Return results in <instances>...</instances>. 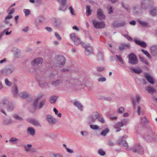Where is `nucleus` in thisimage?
I'll list each match as a JSON object with an SVG mask.
<instances>
[{"mask_svg":"<svg viewBox=\"0 0 157 157\" xmlns=\"http://www.w3.org/2000/svg\"><path fill=\"white\" fill-rule=\"evenodd\" d=\"M150 13L152 15L154 16L157 15V8L155 7L151 9L150 11Z\"/></svg>","mask_w":157,"mask_h":157,"instance_id":"36","label":"nucleus"},{"mask_svg":"<svg viewBox=\"0 0 157 157\" xmlns=\"http://www.w3.org/2000/svg\"><path fill=\"white\" fill-rule=\"evenodd\" d=\"M51 156L52 157H63L62 155L59 154L55 153L52 154Z\"/></svg>","mask_w":157,"mask_h":157,"instance_id":"58","label":"nucleus"},{"mask_svg":"<svg viewBox=\"0 0 157 157\" xmlns=\"http://www.w3.org/2000/svg\"><path fill=\"white\" fill-rule=\"evenodd\" d=\"M5 82L6 84L9 86H11L12 83L11 82L9 81L7 78H5Z\"/></svg>","mask_w":157,"mask_h":157,"instance_id":"55","label":"nucleus"},{"mask_svg":"<svg viewBox=\"0 0 157 157\" xmlns=\"http://www.w3.org/2000/svg\"><path fill=\"white\" fill-rule=\"evenodd\" d=\"M142 113L141 110V107L140 106H138L137 107V113L138 115H140V114Z\"/></svg>","mask_w":157,"mask_h":157,"instance_id":"63","label":"nucleus"},{"mask_svg":"<svg viewBox=\"0 0 157 157\" xmlns=\"http://www.w3.org/2000/svg\"><path fill=\"white\" fill-rule=\"evenodd\" d=\"M73 41L74 42V44L76 45H78L79 44H80L82 46H83L84 43L83 42L81 41V40L79 37L76 38V39L74 40Z\"/></svg>","mask_w":157,"mask_h":157,"instance_id":"22","label":"nucleus"},{"mask_svg":"<svg viewBox=\"0 0 157 157\" xmlns=\"http://www.w3.org/2000/svg\"><path fill=\"white\" fill-rule=\"evenodd\" d=\"M23 12L25 16L29 15L30 13V11L29 9H24L23 10Z\"/></svg>","mask_w":157,"mask_h":157,"instance_id":"53","label":"nucleus"},{"mask_svg":"<svg viewBox=\"0 0 157 157\" xmlns=\"http://www.w3.org/2000/svg\"><path fill=\"white\" fill-rule=\"evenodd\" d=\"M92 22L94 27L97 29L104 28L105 26V24L103 22L93 20Z\"/></svg>","mask_w":157,"mask_h":157,"instance_id":"8","label":"nucleus"},{"mask_svg":"<svg viewBox=\"0 0 157 157\" xmlns=\"http://www.w3.org/2000/svg\"><path fill=\"white\" fill-rule=\"evenodd\" d=\"M144 77L149 83L152 84H154L153 78L148 73H145L144 74Z\"/></svg>","mask_w":157,"mask_h":157,"instance_id":"18","label":"nucleus"},{"mask_svg":"<svg viewBox=\"0 0 157 157\" xmlns=\"http://www.w3.org/2000/svg\"><path fill=\"white\" fill-rule=\"evenodd\" d=\"M153 3L152 0H143L141 2V7L143 9H146L150 6L152 5Z\"/></svg>","mask_w":157,"mask_h":157,"instance_id":"6","label":"nucleus"},{"mask_svg":"<svg viewBox=\"0 0 157 157\" xmlns=\"http://www.w3.org/2000/svg\"><path fill=\"white\" fill-rule=\"evenodd\" d=\"M57 98L56 97H52L50 98V101L51 103H54L56 101Z\"/></svg>","mask_w":157,"mask_h":157,"instance_id":"56","label":"nucleus"},{"mask_svg":"<svg viewBox=\"0 0 157 157\" xmlns=\"http://www.w3.org/2000/svg\"><path fill=\"white\" fill-rule=\"evenodd\" d=\"M12 119L10 118H5L2 121V124L4 125H8L12 123Z\"/></svg>","mask_w":157,"mask_h":157,"instance_id":"14","label":"nucleus"},{"mask_svg":"<svg viewBox=\"0 0 157 157\" xmlns=\"http://www.w3.org/2000/svg\"><path fill=\"white\" fill-rule=\"evenodd\" d=\"M52 21L53 25L56 27H58L61 24V21L56 18H52Z\"/></svg>","mask_w":157,"mask_h":157,"instance_id":"19","label":"nucleus"},{"mask_svg":"<svg viewBox=\"0 0 157 157\" xmlns=\"http://www.w3.org/2000/svg\"><path fill=\"white\" fill-rule=\"evenodd\" d=\"M97 15L98 19L100 20H102L105 19V16L103 14L102 10L101 9H98Z\"/></svg>","mask_w":157,"mask_h":157,"instance_id":"17","label":"nucleus"},{"mask_svg":"<svg viewBox=\"0 0 157 157\" xmlns=\"http://www.w3.org/2000/svg\"><path fill=\"white\" fill-rule=\"evenodd\" d=\"M27 133L31 136H33L35 134V130L33 128L31 127H28L27 130Z\"/></svg>","mask_w":157,"mask_h":157,"instance_id":"20","label":"nucleus"},{"mask_svg":"<svg viewBox=\"0 0 157 157\" xmlns=\"http://www.w3.org/2000/svg\"><path fill=\"white\" fill-rule=\"evenodd\" d=\"M135 43L138 45L141 46L142 47L145 48L147 46V44L144 42L141 41L139 40H135Z\"/></svg>","mask_w":157,"mask_h":157,"instance_id":"30","label":"nucleus"},{"mask_svg":"<svg viewBox=\"0 0 157 157\" xmlns=\"http://www.w3.org/2000/svg\"><path fill=\"white\" fill-rule=\"evenodd\" d=\"M85 48V53L87 56H89L93 52V49L90 45H84L83 46Z\"/></svg>","mask_w":157,"mask_h":157,"instance_id":"12","label":"nucleus"},{"mask_svg":"<svg viewBox=\"0 0 157 157\" xmlns=\"http://www.w3.org/2000/svg\"><path fill=\"white\" fill-rule=\"evenodd\" d=\"M128 63L132 65H134L137 64L138 60L136 56L133 53H131L128 56Z\"/></svg>","mask_w":157,"mask_h":157,"instance_id":"4","label":"nucleus"},{"mask_svg":"<svg viewBox=\"0 0 157 157\" xmlns=\"http://www.w3.org/2000/svg\"><path fill=\"white\" fill-rule=\"evenodd\" d=\"M60 3V6L59 8V10L61 11H65L67 9V6L66 5L67 0H57Z\"/></svg>","mask_w":157,"mask_h":157,"instance_id":"10","label":"nucleus"},{"mask_svg":"<svg viewBox=\"0 0 157 157\" xmlns=\"http://www.w3.org/2000/svg\"><path fill=\"white\" fill-rule=\"evenodd\" d=\"M54 63L55 65L57 67H62L65 64V59L62 56H56Z\"/></svg>","mask_w":157,"mask_h":157,"instance_id":"3","label":"nucleus"},{"mask_svg":"<svg viewBox=\"0 0 157 157\" xmlns=\"http://www.w3.org/2000/svg\"><path fill=\"white\" fill-rule=\"evenodd\" d=\"M46 118L48 123L50 125H52L56 122V120L51 115L48 114L46 116Z\"/></svg>","mask_w":157,"mask_h":157,"instance_id":"11","label":"nucleus"},{"mask_svg":"<svg viewBox=\"0 0 157 157\" xmlns=\"http://www.w3.org/2000/svg\"><path fill=\"white\" fill-rule=\"evenodd\" d=\"M124 138V136H122L121 138L117 140V143L118 144H122L125 147H127L128 146L127 143L125 140H123Z\"/></svg>","mask_w":157,"mask_h":157,"instance_id":"21","label":"nucleus"},{"mask_svg":"<svg viewBox=\"0 0 157 157\" xmlns=\"http://www.w3.org/2000/svg\"><path fill=\"white\" fill-rule=\"evenodd\" d=\"M56 76V75L53 73H51L49 75V78L51 79L55 78Z\"/></svg>","mask_w":157,"mask_h":157,"instance_id":"64","label":"nucleus"},{"mask_svg":"<svg viewBox=\"0 0 157 157\" xmlns=\"http://www.w3.org/2000/svg\"><path fill=\"white\" fill-rule=\"evenodd\" d=\"M90 128L93 129H97L99 128V126L97 125H90Z\"/></svg>","mask_w":157,"mask_h":157,"instance_id":"57","label":"nucleus"},{"mask_svg":"<svg viewBox=\"0 0 157 157\" xmlns=\"http://www.w3.org/2000/svg\"><path fill=\"white\" fill-rule=\"evenodd\" d=\"M99 117V115L98 112H93L89 118L88 120L89 123H93L95 121L96 119H98Z\"/></svg>","mask_w":157,"mask_h":157,"instance_id":"7","label":"nucleus"},{"mask_svg":"<svg viewBox=\"0 0 157 157\" xmlns=\"http://www.w3.org/2000/svg\"><path fill=\"white\" fill-rule=\"evenodd\" d=\"M130 47L129 44H122L119 46V49L121 51H123L127 48H128Z\"/></svg>","mask_w":157,"mask_h":157,"instance_id":"26","label":"nucleus"},{"mask_svg":"<svg viewBox=\"0 0 157 157\" xmlns=\"http://www.w3.org/2000/svg\"><path fill=\"white\" fill-rule=\"evenodd\" d=\"M13 117L15 119L18 121H22L23 120V119L22 117H21L18 114H14L13 115Z\"/></svg>","mask_w":157,"mask_h":157,"instance_id":"42","label":"nucleus"},{"mask_svg":"<svg viewBox=\"0 0 157 157\" xmlns=\"http://www.w3.org/2000/svg\"><path fill=\"white\" fill-rule=\"evenodd\" d=\"M128 120H127V119H123L121 122L122 124V126H123L127 124H128Z\"/></svg>","mask_w":157,"mask_h":157,"instance_id":"54","label":"nucleus"},{"mask_svg":"<svg viewBox=\"0 0 157 157\" xmlns=\"http://www.w3.org/2000/svg\"><path fill=\"white\" fill-rule=\"evenodd\" d=\"M132 8L133 10H134V13L136 14H138L141 13V9L138 6H133Z\"/></svg>","mask_w":157,"mask_h":157,"instance_id":"29","label":"nucleus"},{"mask_svg":"<svg viewBox=\"0 0 157 157\" xmlns=\"http://www.w3.org/2000/svg\"><path fill=\"white\" fill-rule=\"evenodd\" d=\"M32 145L31 144H28L27 145L24 146L25 151L26 152H29L31 151V148L32 147Z\"/></svg>","mask_w":157,"mask_h":157,"instance_id":"43","label":"nucleus"},{"mask_svg":"<svg viewBox=\"0 0 157 157\" xmlns=\"http://www.w3.org/2000/svg\"><path fill=\"white\" fill-rule=\"evenodd\" d=\"M142 52L149 59H151V55L149 54V53L147 51L143 49L141 50Z\"/></svg>","mask_w":157,"mask_h":157,"instance_id":"45","label":"nucleus"},{"mask_svg":"<svg viewBox=\"0 0 157 157\" xmlns=\"http://www.w3.org/2000/svg\"><path fill=\"white\" fill-rule=\"evenodd\" d=\"M63 82L62 78H59L55 80L52 81L51 83V85L55 87H58L59 85L62 84Z\"/></svg>","mask_w":157,"mask_h":157,"instance_id":"13","label":"nucleus"},{"mask_svg":"<svg viewBox=\"0 0 157 157\" xmlns=\"http://www.w3.org/2000/svg\"><path fill=\"white\" fill-rule=\"evenodd\" d=\"M43 62V59L41 58H39L34 59L31 62L32 65L34 66L41 64Z\"/></svg>","mask_w":157,"mask_h":157,"instance_id":"15","label":"nucleus"},{"mask_svg":"<svg viewBox=\"0 0 157 157\" xmlns=\"http://www.w3.org/2000/svg\"><path fill=\"white\" fill-rule=\"evenodd\" d=\"M126 23L125 21L120 22L117 23L116 25L117 26H124L126 25Z\"/></svg>","mask_w":157,"mask_h":157,"instance_id":"49","label":"nucleus"},{"mask_svg":"<svg viewBox=\"0 0 157 157\" xmlns=\"http://www.w3.org/2000/svg\"><path fill=\"white\" fill-rule=\"evenodd\" d=\"M6 107V106L4 105L3 104L0 102V109L1 111L3 114L6 115V113L4 110V109Z\"/></svg>","mask_w":157,"mask_h":157,"instance_id":"41","label":"nucleus"},{"mask_svg":"<svg viewBox=\"0 0 157 157\" xmlns=\"http://www.w3.org/2000/svg\"><path fill=\"white\" fill-rule=\"evenodd\" d=\"M19 139L14 137H12L9 140V141L12 144H17L19 141Z\"/></svg>","mask_w":157,"mask_h":157,"instance_id":"33","label":"nucleus"},{"mask_svg":"<svg viewBox=\"0 0 157 157\" xmlns=\"http://www.w3.org/2000/svg\"><path fill=\"white\" fill-rule=\"evenodd\" d=\"M40 97H38L36 98L33 101V105L35 109H42L45 105L46 102V100L44 99L38 103L39 100L40 99Z\"/></svg>","mask_w":157,"mask_h":157,"instance_id":"2","label":"nucleus"},{"mask_svg":"<svg viewBox=\"0 0 157 157\" xmlns=\"http://www.w3.org/2000/svg\"><path fill=\"white\" fill-rule=\"evenodd\" d=\"M132 150L134 152H137L140 154H143L144 153L143 148L139 145H136L132 148Z\"/></svg>","mask_w":157,"mask_h":157,"instance_id":"9","label":"nucleus"},{"mask_svg":"<svg viewBox=\"0 0 157 157\" xmlns=\"http://www.w3.org/2000/svg\"><path fill=\"white\" fill-rule=\"evenodd\" d=\"M98 59L99 60H102L103 59V55L101 52H99L98 54Z\"/></svg>","mask_w":157,"mask_h":157,"instance_id":"59","label":"nucleus"},{"mask_svg":"<svg viewBox=\"0 0 157 157\" xmlns=\"http://www.w3.org/2000/svg\"><path fill=\"white\" fill-rule=\"evenodd\" d=\"M146 90L149 93H152L155 92V90L151 86H148L146 88Z\"/></svg>","mask_w":157,"mask_h":157,"instance_id":"35","label":"nucleus"},{"mask_svg":"<svg viewBox=\"0 0 157 157\" xmlns=\"http://www.w3.org/2000/svg\"><path fill=\"white\" fill-rule=\"evenodd\" d=\"M37 80L39 81V85L40 87H43L48 85L49 82L45 74H40L37 75Z\"/></svg>","mask_w":157,"mask_h":157,"instance_id":"1","label":"nucleus"},{"mask_svg":"<svg viewBox=\"0 0 157 157\" xmlns=\"http://www.w3.org/2000/svg\"><path fill=\"white\" fill-rule=\"evenodd\" d=\"M75 81L74 79L69 78L65 81V85L68 88H72L75 87Z\"/></svg>","mask_w":157,"mask_h":157,"instance_id":"5","label":"nucleus"},{"mask_svg":"<svg viewBox=\"0 0 157 157\" xmlns=\"http://www.w3.org/2000/svg\"><path fill=\"white\" fill-rule=\"evenodd\" d=\"M12 70L9 68L4 69L1 71L2 73L4 75H8L12 72Z\"/></svg>","mask_w":157,"mask_h":157,"instance_id":"24","label":"nucleus"},{"mask_svg":"<svg viewBox=\"0 0 157 157\" xmlns=\"http://www.w3.org/2000/svg\"><path fill=\"white\" fill-rule=\"evenodd\" d=\"M18 90L17 86L16 85L14 86L12 90V92L15 97H17L18 93Z\"/></svg>","mask_w":157,"mask_h":157,"instance_id":"27","label":"nucleus"},{"mask_svg":"<svg viewBox=\"0 0 157 157\" xmlns=\"http://www.w3.org/2000/svg\"><path fill=\"white\" fill-rule=\"evenodd\" d=\"M44 18L42 16H39L36 20L35 21V24L37 26H38V24L44 20Z\"/></svg>","mask_w":157,"mask_h":157,"instance_id":"34","label":"nucleus"},{"mask_svg":"<svg viewBox=\"0 0 157 157\" xmlns=\"http://www.w3.org/2000/svg\"><path fill=\"white\" fill-rule=\"evenodd\" d=\"M14 108V105L12 103L10 102L6 106V109L7 111L10 112L12 111Z\"/></svg>","mask_w":157,"mask_h":157,"instance_id":"23","label":"nucleus"},{"mask_svg":"<svg viewBox=\"0 0 157 157\" xmlns=\"http://www.w3.org/2000/svg\"><path fill=\"white\" fill-rule=\"evenodd\" d=\"M106 80V78L104 77L99 78L98 79V81L99 82H103L105 81Z\"/></svg>","mask_w":157,"mask_h":157,"instance_id":"61","label":"nucleus"},{"mask_svg":"<svg viewBox=\"0 0 157 157\" xmlns=\"http://www.w3.org/2000/svg\"><path fill=\"white\" fill-rule=\"evenodd\" d=\"M141 123L142 124H144L147 121V119L146 117L144 116L141 117Z\"/></svg>","mask_w":157,"mask_h":157,"instance_id":"51","label":"nucleus"},{"mask_svg":"<svg viewBox=\"0 0 157 157\" xmlns=\"http://www.w3.org/2000/svg\"><path fill=\"white\" fill-rule=\"evenodd\" d=\"M19 96L23 98H26L29 97L30 94L26 92H22L19 93Z\"/></svg>","mask_w":157,"mask_h":157,"instance_id":"28","label":"nucleus"},{"mask_svg":"<svg viewBox=\"0 0 157 157\" xmlns=\"http://www.w3.org/2000/svg\"><path fill=\"white\" fill-rule=\"evenodd\" d=\"M55 35L58 40H61V37L57 32H55Z\"/></svg>","mask_w":157,"mask_h":157,"instance_id":"60","label":"nucleus"},{"mask_svg":"<svg viewBox=\"0 0 157 157\" xmlns=\"http://www.w3.org/2000/svg\"><path fill=\"white\" fill-rule=\"evenodd\" d=\"M109 129L108 128H106L101 131V134L105 136L106 135L107 133L109 132Z\"/></svg>","mask_w":157,"mask_h":157,"instance_id":"40","label":"nucleus"},{"mask_svg":"<svg viewBox=\"0 0 157 157\" xmlns=\"http://www.w3.org/2000/svg\"><path fill=\"white\" fill-rule=\"evenodd\" d=\"M139 58L140 61L144 63L145 65H148V62L147 60L144 57L142 56H140Z\"/></svg>","mask_w":157,"mask_h":157,"instance_id":"47","label":"nucleus"},{"mask_svg":"<svg viewBox=\"0 0 157 157\" xmlns=\"http://www.w3.org/2000/svg\"><path fill=\"white\" fill-rule=\"evenodd\" d=\"M73 104L79 110H82L83 106L79 101H75L74 102Z\"/></svg>","mask_w":157,"mask_h":157,"instance_id":"31","label":"nucleus"},{"mask_svg":"<svg viewBox=\"0 0 157 157\" xmlns=\"http://www.w3.org/2000/svg\"><path fill=\"white\" fill-rule=\"evenodd\" d=\"M122 124L121 122H118L115 125V128L117 129V132H118L121 130V127H122Z\"/></svg>","mask_w":157,"mask_h":157,"instance_id":"32","label":"nucleus"},{"mask_svg":"<svg viewBox=\"0 0 157 157\" xmlns=\"http://www.w3.org/2000/svg\"><path fill=\"white\" fill-rule=\"evenodd\" d=\"M98 152L101 156H104L105 154V152L102 149H99L98 151Z\"/></svg>","mask_w":157,"mask_h":157,"instance_id":"50","label":"nucleus"},{"mask_svg":"<svg viewBox=\"0 0 157 157\" xmlns=\"http://www.w3.org/2000/svg\"><path fill=\"white\" fill-rule=\"evenodd\" d=\"M86 14L87 16L90 15L91 14V11L90 9V7L87 6L86 8Z\"/></svg>","mask_w":157,"mask_h":157,"instance_id":"44","label":"nucleus"},{"mask_svg":"<svg viewBox=\"0 0 157 157\" xmlns=\"http://www.w3.org/2000/svg\"><path fill=\"white\" fill-rule=\"evenodd\" d=\"M138 21L139 24L144 27H147L148 26V23L146 21L140 20H138Z\"/></svg>","mask_w":157,"mask_h":157,"instance_id":"39","label":"nucleus"},{"mask_svg":"<svg viewBox=\"0 0 157 157\" xmlns=\"http://www.w3.org/2000/svg\"><path fill=\"white\" fill-rule=\"evenodd\" d=\"M124 109L123 107H121L119 109L118 111L117 112L120 114H122L124 111Z\"/></svg>","mask_w":157,"mask_h":157,"instance_id":"62","label":"nucleus"},{"mask_svg":"<svg viewBox=\"0 0 157 157\" xmlns=\"http://www.w3.org/2000/svg\"><path fill=\"white\" fill-rule=\"evenodd\" d=\"M10 101L8 99H4L2 100L0 102L1 103L3 104L4 105H5L6 106L10 103Z\"/></svg>","mask_w":157,"mask_h":157,"instance_id":"46","label":"nucleus"},{"mask_svg":"<svg viewBox=\"0 0 157 157\" xmlns=\"http://www.w3.org/2000/svg\"><path fill=\"white\" fill-rule=\"evenodd\" d=\"M116 56L118 61L121 63V64L119 65L120 66H121L122 65H124V63L121 56L120 55H116Z\"/></svg>","mask_w":157,"mask_h":157,"instance_id":"38","label":"nucleus"},{"mask_svg":"<svg viewBox=\"0 0 157 157\" xmlns=\"http://www.w3.org/2000/svg\"><path fill=\"white\" fill-rule=\"evenodd\" d=\"M131 69L133 72L137 74H140L142 72V70L140 68H131Z\"/></svg>","mask_w":157,"mask_h":157,"instance_id":"37","label":"nucleus"},{"mask_svg":"<svg viewBox=\"0 0 157 157\" xmlns=\"http://www.w3.org/2000/svg\"><path fill=\"white\" fill-rule=\"evenodd\" d=\"M30 122L31 124H33L35 126L37 127H41V125L40 122L37 120L34 119H32L30 120Z\"/></svg>","mask_w":157,"mask_h":157,"instance_id":"25","label":"nucleus"},{"mask_svg":"<svg viewBox=\"0 0 157 157\" xmlns=\"http://www.w3.org/2000/svg\"><path fill=\"white\" fill-rule=\"evenodd\" d=\"M150 51L151 54L155 56H157V45H153L151 47Z\"/></svg>","mask_w":157,"mask_h":157,"instance_id":"16","label":"nucleus"},{"mask_svg":"<svg viewBox=\"0 0 157 157\" xmlns=\"http://www.w3.org/2000/svg\"><path fill=\"white\" fill-rule=\"evenodd\" d=\"M70 37L71 39L73 41L77 38L78 36H76L75 33H71L70 35Z\"/></svg>","mask_w":157,"mask_h":157,"instance_id":"48","label":"nucleus"},{"mask_svg":"<svg viewBox=\"0 0 157 157\" xmlns=\"http://www.w3.org/2000/svg\"><path fill=\"white\" fill-rule=\"evenodd\" d=\"M80 132L83 136H87L89 134L88 132L86 131H81Z\"/></svg>","mask_w":157,"mask_h":157,"instance_id":"52","label":"nucleus"}]
</instances>
